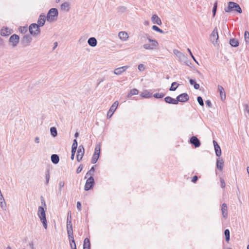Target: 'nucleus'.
Listing matches in <instances>:
<instances>
[{
	"instance_id": "obj_44",
	"label": "nucleus",
	"mask_w": 249,
	"mask_h": 249,
	"mask_svg": "<svg viewBox=\"0 0 249 249\" xmlns=\"http://www.w3.org/2000/svg\"><path fill=\"white\" fill-rule=\"evenodd\" d=\"M19 31L20 33L22 34L26 33L28 31L27 26L20 27L19 28Z\"/></svg>"
},
{
	"instance_id": "obj_52",
	"label": "nucleus",
	"mask_w": 249,
	"mask_h": 249,
	"mask_svg": "<svg viewBox=\"0 0 249 249\" xmlns=\"http://www.w3.org/2000/svg\"><path fill=\"white\" fill-rule=\"evenodd\" d=\"M82 169H83V166L82 164H80V166L77 168V169L76 170V173L77 174H79V173H80L81 172Z\"/></svg>"
},
{
	"instance_id": "obj_57",
	"label": "nucleus",
	"mask_w": 249,
	"mask_h": 249,
	"mask_svg": "<svg viewBox=\"0 0 249 249\" xmlns=\"http://www.w3.org/2000/svg\"><path fill=\"white\" fill-rule=\"evenodd\" d=\"M77 147L74 146L71 147V154H75Z\"/></svg>"
},
{
	"instance_id": "obj_4",
	"label": "nucleus",
	"mask_w": 249,
	"mask_h": 249,
	"mask_svg": "<svg viewBox=\"0 0 249 249\" xmlns=\"http://www.w3.org/2000/svg\"><path fill=\"white\" fill-rule=\"evenodd\" d=\"M29 31L31 35L37 36L40 34V29L36 23H32L29 27Z\"/></svg>"
},
{
	"instance_id": "obj_39",
	"label": "nucleus",
	"mask_w": 249,
	"mask_h": 249,
	"mask_svg": "<svg viewBox=\"0 0 249 249\" xmlns=\"http://www.w3.org/2000/svg\"><path fill=\"white\" fill-rule=\"evenodd\" d=\"M94 171H95L94 167L92 166L91 168V169L87 173L85 178H86L88 176H92L93 175Z\"/></svg>"
},
{
	"instance_id": "obj_33",
	"label": "nucleus",
	"mask_w": 249,
	"mask_h": 249,
	"mask_svg": "<svg viewBox=\"0 0 249 249\" xmlns=\"http://www.w3.org/2000/svg\"><path fill=\"white\" fill-rule=\"evenodd\" d=\"M224 234L225 236L226 241L229 243L230 239V232L228 229H226L224 231Z\"/></svg>"
},
{
	"instance_id": "obj_14",
	"label": "nucleus",
	"mask_w": 249,
	"mask_h": 249,
	"mask_svg": "<svg viewBox=\"0 0 249 249\" xmlns=\"http://www.w3.org/2000/svg\"><path fill=\"white\" fill-rule=\"evenodd\" d=\"M84 148L82 145H80L77 150V153L76 155V159L78 161H80L84 155Z\"/></svg>"
},
{
	"instance_id": "obj_53",
	"label": "nucleus",
	"mask_w": 249,
	"mask_h": 249,
	"mask_svg": "<svg viewBox=\"0 0 249 249\" xmlns=\"http://www.w3.org/2000/svg\"><path fill=\"white\" fill-rule=\"evenodd\" d=\"M76 207L79 211L81 210V204L80 202L78 201L77 202Z\"/></svg>"
},
{
	"instance_id": "obj_56",
	"label": "nucleus",
	"mask_w": 249,
	"mask_h": 249,
	"mask_svg": "<svg viewBox=\"0 0 249 249\" xmlns=\"http://www.w3.org/2000/svg\"><path fill=\"white\" fill-rule=\"evenodd\" d=\"M77 142L76 139H74L73 142L72 147L74 146V147H77Z\"/></svg>"
},
{
	"instance_id": "obj_47",
	"label": "nucleus",
	"mask_w": 249,
	"mask_h": 249,
	"mask_svg": "<svg viewBox=\"0 0 249 249\" xmlns=\"http://www.w3.org/2000/svg\"><path fill=\"white\" fill-rule=\"evenodd\" d=\"M65 185V182L64 181H60L59 182V190L60 192L61 191L62 188Z\"/></svg>"
},
{
	"instance_id": "obj_26",
	"label": "nucleus",
	"mask_w": 249,
	"mask_h": 249,
	"mask_svg": "<svg viewBox=\"0 0 249 249\" xmlns=\"http://www.w3.org/2000/svg\"><path fill=\"white\" fill-rule=\"evenodd\" d=\"M70 4L68 2H65L61 5V10L68 12L70 10Z\"/></svg>"
},
{
	"instance_id": "obj_17",
	"label": "nucleus",
	"mask_w": 249,
	"mask_h": 249,
	"mask_svg": "<svg viewBox=\"0 0 249 249\" xmlns=\"http://www.w3.org/2000/svg\"><path fill=\"white\" fill-rule=\"evenodd\" d=\"M127 68L128 67L126 66L116 68L114 70V73L116 75H120L123 72H124Z\"/></svg>"
},
{
	"instance_id": "obj_28",
	"label": "nucleus",
	"mask_w": 249,
	"mask_h": 249,
	"mask_svg": "<svg viewBox=\"0 0 249 249\" xmlns=\"http://www.w3.org/2000/svg\"><path fill=\"white\" fill-rule=\"evenodd\" d=\"M51 160L53 163L57 164L59 162V157L56 154H53L51 156Z\"/></svg>"
},
{
	"instance_id": "obj_20",
	"label": "nucleus",
	"mask_w": 249,
	"mask_h": 249,
	"mask_svg": "<svg viewBox=\"0 0 249 249\" xmlns=\"http://www.w3.org/2000/svg\"><path fill=\"white\" fill-rule=\"evenodd\" d=\"M164 101L166 103L168 104H172L174 105L178 104V101L170 96H167L164 98Z\"/></svg>"
},
{
	"instance_id": "obj_45",
	"label": "nucleus",
	"mask_w": 249,
	"mask_h": 249,
	"mask_svg": "<svg viewBox=\"0 0 249 249\" xmlns=\"http://www.w3.org/2000/svg\"><path fill=\"white\" fill-rule=\"evenodd\" d=\"M245 40L247 43L249 42V32L245 31L244 34Z\"/></svg>"
},
{
	"instance_id": "obj_5",
	"label": "nucleus",
	"mask_w": 249,
	"mask_h": 249,
	"mask_svg": "<svg viewBox=\"0 0 249 249\" xmlns=\"http://www.w3.org/2000/svg\"><path fill=\"white\" fill-rule=\"evenodd\" d=\"M70 221H67V231L69 238H71V240L73 239V232L72 230V225L71 223V217L70 215Z\"/></svg>"
},
{
	"instance_id": "obj_12",
	"label": "nucleus",
	"mask_w": 249,
	"mask_h": 249,
	"mask_svg": "<svg viewBox=\"0 0 249 249\" xmlns=\"http://www.w3.org/2000/svg\"><path fill=\"white\" fill-rule=\"evenodd\" d=\"M189 99V96L186 93H182L177 97V100L178 101V102H185L188 101Z\"/></svg>"
},
{
	"instance_id": "obj_32",
	"label": "nucleus",
	"mask_w": 249,
	"mask_h": 249,
	"mask_svg": "<svg viewBox=\"0 0 249 249\" xmlns=\"http://www.w3.org/2000/svg\"><path fill=\"white\" fill-rule=\"evenodd\" d=\"M214 150L216 156L219 157L221 155V150L218 144H216V146H215Z\"/></svg>"
},
{
	"instance_id": "obj_9",
	"label": "nucleus",
	"mask_w": 249,
	"mask_h": 249,
	"mask_svg": "<svg viewBox=\"0 0 249 249\" xmlns=\"http://www.w3.org/2000/svg\"><path fill=\"white\" fill-rule=\"evenodd\" d=\"M32 40V38L29 35H25L21 40V44L23 47L29 46Z\"/></svg>"
},
{
	"instance_id": "obj_10",
	"label": "nucleus",
	"mask_w": 249,
	"mask_h": 249,
	"mask_svg": "<svg viewBox=\"0 0 249 249\" xmlns=\"http://www.w3.org/2000/svg\"><path fill=\"white\" fill-rule=\"evenodd\" d=\"M94 183V180L92 176H90L86 181L84 189L88 191L92 188Z\"/></svg>"
},
{
	"instance_id": "obj_27",
	"label": "nucleus",
	"mask_w": 249,
	"mask_h": 249,
	"mask_svg": "<svg viewBox=\"0 0 249 249\" xmlns=\"http://www.w3.org/2000/svg\"><path fill=\"white\" fill-rule=\"evenodd\" d=\"M11 34V30L8 28L2 29L1 30V35L2 36H8Z\"/></svg>"
},
{
	"instance_id": "obj_40",
	"label": "nucleus",
	"mask_w": 249,
	"mask_h": 249,
	"mask_svg": "<svg viewBox=\"0 0 249 249\" xmlns=\"http://www.w3.org/2000/svg\"><path fill=\"white\" fill-rule=\"evenodd\" d=\"M100 153V145H97L95 148L94 154H96V156H99Z\"/></svg>"
},
{
	"instance_id": "obj_25",
	"label": "nucleus",
	"mask_w": 249,
	"mask_h": 249,
	"mask_svg": "<svg viewBox=\"0 0 249 249\" xmlns=\"http://www.w3.org/2000/svg\"><path fill=\"white\" fill-rule=\"evenodd\" d=\"M83 249H90V243L88 238H86L84 239Z\"/></svg>"
},
{
	"instance_id": "obj_19",
	"label": "nucleus",
	"mask_w": 249,
	"mask_h": 249,
	"mask_svg": "<svg viewBox=\"0 0 249 249\" xmlns=\"http://www.w3.org/2000/svg\"><path fill=\"white\" fill-rule=\"evenodd\" d=\"M221 213L223 217L225 218H227L228 216V209L227 204L226 203H223L222 205Z\"/></svg>"
},
{
	"instance_id": "obj_2",
	"label": "nucleus",
	"mask_w": 249,
	"mask_h": 249,
	"mask_svg": "<svg viewBox=\"0 0 249 249\" xmlns=\"http://www.w3.org/2000/svg\"><path fill=\"white\" fill-rule=\"evenodd\" d=\"M37 214L40 221L42 223L44 228L46 229L47 228V222L46 217L45 211L43 207H38Z\"/></svg>"
},
{
	"instance_id": "obj_43",
	"label": "nucleus",
	"mask_w": 249,
	"mask_h": 249,
	"mask_svg": "<svg viewBox=\"0 0 249 249\" xmlns=\"http://www.w3.org/2000/svg\"><path fill=\"white\" fill-rule=\"evenodd\" d=\"M50 178V171L49 170H47L46 173V184L48 185L49 182Z\"/></svg>"
},
{
	"instance_id": "obj_49",
	"label": "nucleus",
	"mask_w": 249,
	"mask_h": 249,
	"mask_svg": "<svg viewBox=\"0 0 249 249\" xmlns=\"http://www.w3.org/2000/svg\"><path fill=\"white\" fill-rule=\"evenodd\" d=\"M0 207L3 209L5 210L6 208V204L5 200L2 202H0Z\"/></svg>"
},
{
	"instance_id": "obj_50",
	"label": "nucleus",
	"mask_w": 249,
	"mask_h": 249,
	"mask_svg": "<svg viewBox=\"0 0 249 249\" xmlns=\"http://www.w3.org/2000/svg\"><path fill=\"white\" fill-rule=\"evenodd\" d=\"M220 181L221 188H225L226 184H225L224 179L220 178Z\"/></svg>"
},
{
	"instance_id": "obj_23",
	"label": "nucleus",
	"mask_w": 249,
	"mask_h": 249,
	"mask_svg": "<svg viewBox=\"0 0 249 249\" xmlns=\"http://www.w3.org/2000/svg\"><path fill=\"white\" fill-rule=\"evenodd\" d=\"M218 89L220 92L221 100H225L226 99V94L224 88L221 86L218 85Z\"/></svg>"
},
{
	"instance_id": "obj_6",
	"label": "nucleus",
	"mask_w": 249,
	"mask_h": 249,
	"mask_svg": "<svg viewBox=\"0 0 249 249\" xmlns=\"http://www.w3.org/2000/svg\"><path fill=\"white\" fill-rule=\"evenodd\" d=\"M210 39L211 41L215 45L218 39V35L217 28H215L210 35Z\"/></svg>"
},
{
	"instance_id": "obj_24",
	"label": "nucleus",
	"mask_w": 249,
	"mask_h": 249,
	"mask_svg": "<svg viewBox=\"0 0 249 249\" xmlns=\"http://www.w3.org/2000/svg\"><path fill=\"white\" fill-rule=\"evenodd\" d=\"M88 43L89 46L95 47L97 45V41L95 37H91L88 39Z\"/></svg>"
},
{
	"instance_id": "obj_21",
	"label": "nucleus",
	"mask_w": 249,
	"mask_h": 249,
	"mask_svg": "<svg viewBox=\"0 0 249 249\" xmlns=\"http://www.w3.org/2000/svg\"><path fill=\"white\" fill-rule=\"evenodd\" d=\"M224 166V161L221 158H218L216 161V167L220 171H222Z\"/></svg>"
},
{
	"instance_id": "obj_16",
	"label": "nucleus",
	"mask_w": 249,
	"mask_h": 249,
	"mask_svg": "<svg viewBox=\"0 0 249 249\" xmlns=\"http://www.w3.org/2000/svg\"><path fill=\"white\" fill-rule=\"evenodd\" d=\"M46 19V17L43 14H41L39 16V18L37 20V25H38L39 27L43 26L44 25V24L45 23Z\"/></svg>"
},
{
	"instance_id": "obj_35",
	"label": "nucleus",
	"mask_w": 249,
	"mask_h": 249,
	"mask_svg": "<svg viewBox=\"0 0 249 249\" xmlns=\"http://www.w3.org/2000/svg\"><path fill=\"white\" fill-rule=\"evenodd\" d=\"M178 86H179V84H178L177 82H173L171 84V87L169 89V90L170 91H175L176 90V89L178 87Z\"/></svg>"
},
{
	"instance_id": "obj_38",
	"label": "nucleus",
	"mask_w": 249,
	"mask_h": 249,
	"mask_svg": "<svg viewBox=\"0 0 249 249\" xmlns=\"http://www.w3.org/2000/svg\"><path fill=\"white\" fill-rule=\"evenodd\" d=\"M164 96L165 94L163 93H156L153 95V96L157 99L162 98Z\"/></svg>"
},
{
	"instance_id": "obj_29",
	"label": "nucleus",
	"mask_w": 249,
	"mask_h": 249,
	"mask_svg": "<svg viewBox=\"0 0 249 249\" xmlns=\"http://www.w3.org/2000/svg\"><path fill=\"white\" fill-rule=\"evenodd\" d=\"M230 44L232 47H236L239 45V42L237 39L232 38L230 40Z\"/></svg>"
},
{
	"instance_id": "obj_36",
	"label": "nucleus",
	"mask_w": 249,
	"mask_h": 249,
	"mask_svg": "<svg viewBox=\"0 0 249 249\" xmlns=\"http://www.w3.org/2000/svg\"><path fill=\"white\" fill-rule=\"evenodd\" d=\"M50 132L51 135L54 137L57 135V131L56 128L54 127H52L50 128Z\"/></svg>"
},
{
	"instance_id": "obj_54",
	"label": "nucleus",
	"mask_w": 249,
	"mask_h": 249,
	"mask_svg": "<svg viewBox=\"0 0 249 249\" xmlns=\"http://www.w3.org/2000/svg\"><path fill=\"white\" fill-rule=\"evenodd\" d=\"M205 103H206V105L208 106V107H212V105L211 101L208 100L206 101Z\"/></svg>"
},
{
	"instance_id": "obj_60",
	"label": "nucleus",
	"mask_w": 249,
	"mask_h": 249,
	"mask_svg": "<svg viewBox=\"0 0 249 249\" xmlns=\"http://www.w3.org/2000/svg\"><path fill=\"white\" fill-rule=\"evenodd\" d=\"M4 197L1 194V192H0V202H2L3 201H4Z\"/></svg>"
},
{
	"instance_id": "obj_8",
	"label": "nucleus",
	"mask_w": 249,
	"mask_h": 249,
	"mask_svg": "<svg viewBox=\"0 0 249 249\" xmlns=\"http://www.w3.org/2000/svg\"><path fill=\"white\" fill-rule=\"evenodd\" d=\"M149 42H151V44L146 43L143 45V48L145 49L152 50L155 48L158 45V43L155 40H152L150 38H148Z\"/></svg>"
},
{
	"instance_id": "obj_18",
	"label": "nucleus",
	"mask_w": 249,
	"mask_h": 249,
	"mask_svg": "<svg viewBox=\"0 0 249 249\" xmlns=\"http://www.w3.org/2000/svg\"><path fill=\"white\" fill-rule=\"evenodd\" d=\"M151 21L153 24H157L158 25H160L162 24L161 19L157 15H154L152 16L151 17Z\"/></svg>"
},
{
	"instance_id": "obj_48",
	"label": "nucleus",
	"mask_w": 249,
	"mask_h": 249,
	"mask_svg": "<svg viewBox=\"0 0 249 249\" xmlns=\"http://www.w3.org/2000/svg\"><path fill=\"white\" fill-rule=\"evenodd\" d=\"M244 111L245 113H247L248 114L249 116V106L248 104H245L244 105Z\"/></svg>"
},
{
	"instance_id": "obj_51",
	"label": "nucleus",
	"mask_w": 249,
	"mask_h": 249,
	"mask_svg": "<svg viewBox=\"0 0 249 249\" xmlns=\"http://www.w3.org/2000/svg\"><path fill=\"white\" fill-rule=\"evenodd\" d=\"M138 69L140 71H143L145 69L144 65L142 64H141L138 66Z\"/></svg>"
},
{
	"instance_id": "obj_3",
	"label": "nucleus",
	"mask_w": 249,
	"mask_h": 249,
	"mask_svg": "<svg viewBox=\"0 0 249 249\" xmlns=\"http://www.w3.org/2000/svg\"><path fill=\"white\" fill-rule=\"evenodd\" d=\"M58 12L56 8H52L49 11L46 19L47 21L52 22L55 20L58 17Z\"/></svg>"
},
{
	"instance_id": "obj_13",
	"label": "nucleus",
	"mask_w": 249,
	"mask_h": 249,
	"mask_svg": "<svg viewBox=\"0 0 249 249\" xmlns=\"http://www.w3.org/2000/svg\"><path fill=\"white\" fill-rule=\"evenodd\" d=\"M19 37L18 36L14 34L9 38V42L12 43L13 46H16L19 42Z\"/></svg>"
},
{
	"instance_id": "obj_64",
	"label": "nucleus",
	"mask_w": 249,
	"mask_h": 249,
	"mask_svg": "<svg viewBox=\"0 0 249 249\" xmlns=\"http://www.w3.org/2000/svg\"><path fill=\"white\" fill-rule=\"evenodd\" d=\"M70 215H71V214L70 213H68V216H67V221H70Z\"/></svg>"
},
{
	"instance_id": "obj_61",
	"label": "nucleus",
	"mask_w": 249,
	"mask_h": 249,
	"mask_svg": "<svg viewBox=\"0 0 249 249\" xmlns=\"http://www.w3.org/2000/svg\"><path fill=\"white\" fill-rule=\"evenodd\" d=\"M194 88L196 89H198L199 88V85L198 84H197V83H195L194 85Z\"/></svg>"
},
{
	"instance_id": "obj_58",
	"label": "nucleus",
	"mask_w": 249,
	"mask_h": 249,
	"mask_svg": "<svg viewBox=\"0 0 249 249\" xmlns=\"http://www.w3.org/2000/svg\"><path fill=\"white\" fill-rule=\"evenodd\" d=\"M105 80V79L104 78H102L99 79L98 80V82L97 86H98V85H99V84H100L101 82H103Z\"/></svg>"
},
{
	"instance_id": "obj_15",
	"label": "nucleus",
	"mask_w": 249,
	"mask_h": 249,
	"mask_svg": "<svg viewBox=\"0 0 249 249\" xmlns=\"http://www.w3.org/2000/svg\"><path fill=\"white\" fill-rule=\"evenodd\" d=\"M190 143L193 144L195 147H198L200 146V142L199 139L196 136H193L190 138Z\"/></svg>"
},
{
	"instance_id": "obj_62",
	"label": "nucleus",
	"mask_w": 249,
	"mask_h": 249,
	"mask_svg": "<svg viewBox=\"0 0 249 249\" xmlns=\"http://www.w3.org/2000/svg\"><path fill=\"white\" fill-rule=\"evenodd\" d=\"M189 82H190V84L192 85H194L195 83H196L195 81L192 79H190L189 80Z\"/></svg>"
},
{
	"instance_id": "obj_31",
	"label": "nucleus",
	"mask_w": 249,
	"mask_h": 249,
	"mask_svg": "<svg viewBox=\"0 0 249 249\" xmlns=\"http://www.w3.org/2000/svg\"><path fill=\"white\" fill-rule=\"evenodd\" d=\"M140 95L143 98H149L152 97V93L147 90L142 92Z\"/></svg>"
},
{
	"instance_id": "obj_22",
	"label": "nucleus",
	"mask_w": 249,
	"mask_h": 249,
	"mask_svg": "<svg viewBox=\"0 0 249 249\" xmlns=\"http://www.w3.org/2000/svg\"><path fill=\"white\" fill-rule=\"evenodd\" d=\"M118 36L120 39L123 41H126L128 38V35L125 32H120L118 34Z\"/></svg>"
},
{
	"instance_id": "obj_7",
	"label": "nucleus",
	"mask_w": 249,
	"mask_h": 249,
	"mask_svg": "<svg viewBox=\"0 0 249 249\" xmlns=\"http://www.w3.org/2000/svg\"><path fill=\"white\" fill-rule=\"evenodd\" d=\"M173 53L178 58L179 61L182 62L186 61L187 58L184 53L177 49L173 50Z\"/></svg>"
},
{
	"instance_id": "obj_30",
	"label": "nucleus",
	"mask_w": 249,
	"mask_h": 249,
	"mask_svg": "<svg viewBox=\"0 0 249 249\" xmlns=\"http://www.w3.org/2000/svg\"><path fill=\"white\" fill-rule=\"evenodd\" d=\"M139 93V91L136 89H131L129 92L127 94V97H131L132 96L134 95H137Z\"/></svg>"
},
{
	"instance_id": "obj_11",
	"label": "nucleus",
	"mask_w": 249,
	"mask_h": 249,
	"mask_svg": "<svg viewBox=\"0 0 249 249\" xmlns=\"http://www.w3.org/2000/svg\"><path fill=\"white\" fill-rule=\"evenodd\" d=\"M118 104H119V103L118 101H115L112 104V105L111 106L110 109H109L108 111L107 112V118H110L111 117L113 113L116 110V109L118 106Z\"/></svg>"
},
{
	"instance_id": "obj_46",
	"label": "nucleus",
	"mask_w": 249,
	"mask_h": 249,
	"mask_svg": "<svg viewBox=\"0 0 249 249\" xmlns=\"http://www.w3.org/2000/svg\"><path fill=\"white\" fill-rule=\"evenodd\" d=\"M197 101L198 103H199V104L201 106H204L203 100V99L201 97L198 96L197 98Z\"/></svg>"
},
{
	"instance_id": "obj_1",
	"label": "nucleus",
	"mask_w": 249,
	"mask_h": 249,
	"mask_svg": "<svg viewBox=\"0 0 249 249\" xmlns=\"http://www.w3.org/2000/svg\"><path fill=\"white\" fill-rule=\"evenodd\" d=\"M226 12L230 13L232 11H236L240 14L242 12V9L239 5L235 2L230 1L228 3V6L224 9Z\"/></svg>"
},
{
	"instance_id": "obj_37",
	"label": "nucleus",
	"mask_w": 249,
	"mask_h": 249,
	"mask_svg": "<svg viewBox=\"0 0 249 249\" xmlns=\"http://www.w3.org/2000/svg\"><path fill=\"white\" fill-rule=\"evenodd\" d=\"M217 8V1H216L213 4V10H212L213 17H214V16L216 14Z\"/></svg>"
},
{
	"instance_id": "obj_55",
	"label": "nucleus",
	"mask_w": 249,
	"mask_h": 249,
	"mask_svg": "<svg viewBox=\"0 0 249 249\" xmlns=\"http://www.w3.org/2000/svg\"><path fill=\"white\" fill-rule=\"evenodd\" d=\"M198 179V177L196 176H195L193 177L192 179V181L194 183H195Z\"/></svg>"
},
{
	"instance_id": "obj_42",
	"label": "nucleus",
	"mask_w": 249,
	"mask_h": 249,
	"mask_svg": "<svg viewBox=\"0 0 249 249\" xmlns=\"http://www.w3.org/2000/svg\"><path fill=\"white\" fill-rule=\"evenodd\" d=\"M99 157L98 156H96V154H93L91 159V163L93 164L95 163L97 161Z\"/></svg>"
},
{
	"instance_id": "obj_41",
	"label": "nucleus",
	"mask_w": 249,
	"mask_h": 249,
	"mask_svg": "<svg viewBox=\"0 0 249 249\" xmlns=\"http://www.w3.org/2000/svg\"><path fill=\"white\" fill-rule=\"evenodd\" d=\"M152 29L157 32H159L160 33H161V34H163L164 33V31H162V30H161L160 29L158 26H156V25H153L152 27Z\"/></svg>"
},
{
	"instance_id": "obj_63",
	"label": "nucleus",
	"mask_w": 249,
	"mask_h": 249,
	"mask_svg": "<svg viewBox=\"0 0 249 249\" xmlns=\"http://www.w3.org/2000/svg\"><path fill=\"white\" fill-rule=\"evenodd\" d=\"M125 9H126L125 7H124V6H122L119 8V10L120 11H121L122 12H124L125 10Z\"/></svg>"
},
{
	"instance_id": "obj_34",
	"label": "nucleus",
	"mask_w": 249,
	"mask_h": 249,
	"mask_svg": "<svg viewBox=\"0 0 249 249\" xmlns=\"http://www.w3.org/2000/svg\"><path fill=\"white\" fill-rule=\"evenodd\" d=\"M69 239L71 248L72 249H77L76 244L74 239V237L73 236V239H72V240H71V238H69Z\"/></svg>"
},
{
	"instance_id": "obj_59",
	"label": "nucleus",
	"mask_w": 249,
	"mask_h": 249,
	"mask_svg": "<svg viewBox=\"0 0 249 249\" xmlns=\"http://www.w3.org/2000/svg\"><path fill=\"white\" fill-rule=\"evenodd\" d=\"M35 142L36 143H38L40 142L39 138L38 137H36L35 139Z\"/></svg>"
}]
</instances>
